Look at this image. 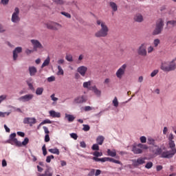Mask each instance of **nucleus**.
Segmentation results:
<instances>
[{
  "label": "nucleus",
  "mask_w": 176,
  "mask_h": 176,
  "mask_svg": "<svg viewBox=\"0 0 176 176\" xmlns=\"http://www.w3.org/2000/svg\"><path fill=\"white\" fill-rule=\"evenodd\" d=\"M96 23L98 25H100L101 29L95 33L96 38H105L108 36L109 28H108V26L105 22L101 20H97Z\"/></svg>",
  "instance_id": "f257e3e1"
},
{
  "label": "nucleus",
  "mask_w": 176,
  "mask_h": 176,
  "mask_svg": "<svg viewBox=\"0 0 176 176\" xmlns=\"http://www.w3.org/2000/svg\"><path fill=\"white\" fill-rule=\"evenodd\" d=\"M163 27H164V21H163V19H158L156 22L155 28L153 32V34L159 35L160 34H162Z\"/></svg>",
  "instance_id": "f03ea898"
},
{
  "label": "nucleus",
  "mask_w": 176,
  "mask_h": 176,
  "mask_svg": "<svg viewBox=\"0 0 176 176\" xmlns=\"http://www.w3.org/2000/svg\"><path fill=\"white\" fill-rule=\"evenodd\" d=\"M126 69H127V64L122 65L116 72V75L118 79H122L126 74Z\"/></svg>",
  "instance_id": "7ed1b4c3"
},
{
  "label": "nucleus",
  "mask_w": 176,
  "mask_h": 176,
  "mask_svg": "<svg viewBox=\"0 0 176 176\" xmlns=\"http://www.w3.org/2000/svg\"><path fill=\"white\" fill-rule=\"evenodd\" d=\"M20 9L19 8H15L14 12L12 13V18H11V21L12 23H20Z\"/></svg>",
  "instance_id": "20e7f679"
},
{
  "label": "nucleus",
  "mask_w": 176,
  "mask_h": 176,
  "mask_svg": "<svg viewBox=\"0 0 176 176\" xmlns=\"http://www.w3.org/2000/svg\"><path fill=\"white\" fill-rule=\"evenodd\" d=\"M176 154V149H172L171 151H164L162 152L161 157L165 159H171V157H174V155Z\"/></svg>",
  "instance_id": "39448f33"
},
{
  "label": "nucleus",
  "mask_w": 176,
  "mask_h": 176,
  "mask_svg": "<svg viewBox=\"0 0 176 176\" xmlns=\"http://www.w3.org/2000/svg\"><path fill=\"white\" fill-rule=\"evenodd\" d=\"M10 142L12 144V145H16V146H21V142H19L16 138V133H13L10 135Z\"/></svg>",
  "instance_id": "423d86ee"
},
{
  "label": "nucleus",
  "mask_w": 176,
  "mask_h": 176,
  "mask_svg": "<svg viewBox=\"0 0 176 176\" xmlns=\"http://www.w3.org/2000/svg\"><path fill=\"white\" fill-rule=\"evenodd\" d=\"M46 25L48 30H53L54 31H57V30H60V28H61L62 27L61 25L56 22H51V23H47Z\"/></svg>",
  "instance_id": "0eeeda50"
},
{
  "label": "nucleus",
  "mask_w": 176,
  "mask_h": 176,
  "mask_svg": "<svg viewBox=\"0 0 176 176\" xmlns=\"http://www.w3.org/2000/svg\"><path fill=\"white\" fill-rule=\"evenodd\" d=\"M30 42L33 45V50H34V52H38V49H43V45H42L39 41L32 39Z\"/></svg>",
  "instance_id": "6e6552de"
},
{
  "label": "nucleus",
  "mask_w": 176,
  "mask_h": 176,
  "mask_svg": "<svg viewBox=\"0 0 176 176\" xmlns=\"http://www.w3.org/2000/svg\"><path fill=\"white\" fill-rule=\"evenodd\" d=\"M146 43H142L138 50V54L139 56H146Z\"/></svg>",
  "instance_id": "1a4fd4ad"
},
{
  "label": "nucleus",
  "mask_w": 176,
  "mask_h": 176,
  "mask_svg": "<svg viewBox=\"0 0 176 176\" xmlns=\"http://www.w3.org/2000/svg\"><path fill=\"white\" fill-rule=\"evenodd\" d=\"M145 160L146 158H144V157H139L137 160H132L133 164L136 167H138V166L145 164Z\"/></svg>",
  "instance_id": "9d476101"
},
{
  "label": "nucleus",
  "mask_w": 176,
  "mask_h": 176,
  "mask_svg": "<svg viewBox=\"0 0 176 176\" xmlns=\"http://www.w3.org/2000/svg\"><path fill=\"white\" fill-rule=\"evenodd\" d=\"M32 98H34L33 94H27L23 96H21L19 98V101H22V102H27L28 101H31Z\"/></svg>",
  "instance_id": "9b49d317"
},
{
  "label": "nucleus",
  "mask_w": 176,
  "mask_h": 176,
  "mask_svg": "<svg viewBox=\"0 0 176 176\" xmlns=\"http://www.w3.org/2000/svg\"><path fill=\"white\" fill-rule=\"evenodd\" d=\"M24 124H30V126H32V124H35L36 123V119L35 118H25L23 119Z\"/></svg>",
  "instance_id": "f8f14e48"
},
{
  "label": "nucleus",
  "mask_w": 176,
  "mask_h": 176,
  "mask_svg": "<svg viewBox=\"0 0 176 176\" xmlns=\"http://www.w3.org/2000/svg\"><path fill=\"white\" fill-rule=\"evenodd\" d=\"M86 101H87V99L85 96H79L74 99L76 104H83V102H86Z\"/></svg>",
  "instance_id": "ddd939ff"
},
{
  "label": "nucleus",
  "mask_w": 176,
  "mask_h": 176,
  "mask_svg": "<svg viewBox=\"0 0 176 176\" xmlns=\"http://www.w3.org/2000/svg\"><path fill=\"white\" fill-rule=\"evenodd\" d=\"M77 72L81 75V76H85L87 72V67L86 66H80L77 69Z\"/></svg>",
  "instance_id": "4468645a"
},
{
  "label": "nucleus",
  "mask_w": 176,
  "mask_h": 176,
  "mask_svg": "<svg viewBox=\"0 0 176 176\" xmlns=\"http://www.w3.org/2000/svg\"><path fill=\"white\" fill-rule=\"evenodd\" d=\"M21 52H23V48H21V47H18L15 48V50L13 51V59L14 60H17V57H19L17 53H21Z\"/></svg>",
  "instance_id": "2eb2a0df"
},
{
  "label": "nucleus",
  "mask_w": 176,
  "mask_h": 176,
  "mask_svg": "<svg viewBox=\"0 0 176 176\" xmlns=\"http://www.w3.org/2000/svg\"><path fill=\"white\" fill-rule=\"evenodd\" d=\"M36 175L37 176H53V172H52V170H50V168H47L45 170L44 173H37Z\"/></svg>",
  "instance_id": "dca6fc26"
},
{
  "label": "nucleus",
  "mask_w": 176,
  "mask_h": 176,
  "mask_svg": "<svg viewBox=\"0 0 176 176\" xmlns=\"http://www.w3.org/2000/svg\"><path fill=\"white\" fill-rule=\"evenodd\" d=\"M161 69L164 72H169L168 62H164L161 65Z\"/></svg>",
  "instance_id": "f3484780"
},
{
  "label": "nucleus",
  "mask_w": 176,
  "mask_h": 176,
  "mask_svg": "<svg viewBox=\"0 0 176 176\" xmlns=\"http://www.w3.org/2000/svg\"><path fill=\"white\" fill-rule=\"evenodd\" d=\"M36 72H38L36 67L34 66L29 67V73L30 76H35V75L36 74Z\"/></svg>",
  "instance_id": "a211bd4d"
},
{
  "label": "nucleus",
  "mask_w": 176,
  "mask_h": 176,
  "mask_svg": "<svg viewBox=\"0 0 176 176\" xmlns=\"http://www.w3.org/2000/svg\"><path fill=\"white\" fill-rule=\"evenodd\" d=\"M134 20L137 21V23H142V21H144V16H142L141 14H136L134 16Z\"/></svg>",
  "instance_id": "6ab92c4d"
},
{
  "label": "nucleus",
  "mask_w": 176,
  "mask_h": 176,
  "mask_svg": "<svg viewBox=\"0 0 176 176\" xmlns=\"http://www.w3.org/2000/svg\"><path fill=\"white\" fill-rule=\"evenodd\" d=\"M49 113H50V116H51L52 118H60L61 117V114L58 112H56V111H54V110L50 111Z\"/></svg>",
  "instance_id": "aec40b11"
},
{
  "label": "nucleus",
  "mask_w": 176,
  "mask_h": 176,
  "mask_svg": "<svg viewBox=\"0 0 176 176\" xmlns=\"http://www.w3.org/2000/svg\"><path fill=\"white\" fill-rule=\"evenodd\" d=\"M132 152H133L135 155H140V153H142V149L140 148L138 146H133Z\"/></svg>",
  "instance_id": "412c9836"
},
{
  "label": "nucleus",
  "mask_w": 176,
  "mask_h": 176,
  "mask_svg": "<svg viewBox=\"0 0 176 176\" xmlns=\"http://www.w3.org/2000/svg\"><path fill=\"white\" fill-rule=\"evenodd\" d=\"M104 140H105V138H104V136L102 135L98 136V138H96L97 144L102 145V144H104Z\"/></svg>",
  "instance_id": "4be33fe9"
},
{
  "label": "nucleus",
  "mask_w": 176,
  "mask_h": 176,
  "mask_svg": "<svg viewBox=\"0 0 176 176\" xmlns=\"http://www.w3.org/2000/svg\"><path fill=\"white\" fill-rule=\"evenodd\" d=\"M168 68H169V72L170 71H174V69H175L176 68L175 60H173L171 62L168 63Z\"/></svg>",
  "instance_id": "5701e85b"
},
{
  "label": "nucleus",
  "mask_w": 176,
  "mask_h": 176,
  "mask_svg": "<svg viewBox=\"0 0 176 176\" xmlns=\"http://www.w3.org/2000/svg\"><path fill=\"white\" fill-rule=\"evenodd\" d=\"M65 119H67V120L69 123H71L75 120V116H74L71 114L65 113Z\"/></svg>",
  "instance_id": "b1692460"
},
{
  "label": "nucleus",
  "mask_w": 176,
  "mask_h": 176,
  "mask_svg": "<svg viewBox=\"0 0 176 176\" xmlns=\"http://www.w3.org/2000/svg\"><path fill=\"white\" fill-rule=\"evenodd\" d=\"M91 90H93L94 93H95V94H96V96H98V97H100V96H101V91L97 89V87L96 85L91 87Z\"/></svg>",
  "instance_id": "393cba45"
},
{
  "label": "nucleus",
  "mask_w": 176,
  "mask_h": 176,
  "mask_svg": "<svg viewBox=\"0 0 176 176\" xmlns=\"http://www.w3.org/2000/svg\"><path fill=\"white\" fill-rule=\"evenodd\" d=\"M109 6L111 8L113 12H118V5H116L115 2L111 1L109 3Z\"/></svg>",
  "instance_id": "a878e982"
},
{
  "label": "nucleus",
  "mask_w": 176,
  "mask_h": 176,
  "mask_svg": "<svg viewBox=\"0 0 176 176\" xmlns=\"http://www.w3.org/2000/svg\"><path fill=\"white\" fill-rule=\"evenodd\" d=\"M49 64H50V57L48 56L42 64L41 68H45V67H47Z\"/></svg>",
  "instance_id": "bb28decb"
},
{
  "label": "nucleus",
  "mask_w": 176,
  "mask_h": 176,
  "mask_svg": "<svg viewBox=\"0 0 176 176\" xmlns=\"http://www.w3.org/2000/svg\"><path fill=\"white\" fill-rule=\"evenodd\" d=\"M107 155L109 156H111V157H115L116 156V150H111V149H107Z\"/></svg>",
  "instance_id": "cd10ccee"
},
{
  "label": "nucleus",
  "mask_w": 176,
  "mask_h": 176,
  "mask_svg": "<svg viewBox=\"0 0 176 176\" xmlns=\"http://www.w3.org/2000/svg\"><path fill=\"white\" fill-rule=\"evenodd\" d=\"M43 87H38L36 89V96H42V94H43Z\"/></svg>",
  "instance_id": "c85d7f7f"
},
{
  "label": "nucleus",
  "mask_w": 176,
  "mask_h": 176,
  "mask_svg": "<svg viewBox=\"0 0 176 176\" xmlns=\"http://www.w3.org/2000/svg\"><path fill=\"white\" fill-rule=\"evenodd\" d=\"M166 25H168V27H175L176 21L175 20L168 21L166 23Z\"/></svg>",
  "instance_id": "c756f323"
},
{
  "label": "nucleus",
  "mask_w": 176,
  "mask_h": 176,
  "mask_svg": "<svg viewBox=\"0 0 176 176\" xmlns=\"http://www.w3.org/2000/svg\"><path fill=\"white\" fill-rule=\"evenodd\" d=\"M50 153H54V155H60V150L58 148H50L48 150Z\"/></svg>",
  "instance_id": "7c9ffc66"
},
{
  "label": "nucleus",
  "mask_w": 176,
  "mask_h": 176,
  "mask_svg": "<svg viewBox=\"0 0 176 176\" xmlns=\"http://www.w3.org/2000/svg\"><path fill=\"white\" fill-rule=\"evenodd\" d=\"M52 123V121L49 119H46V120H44L43 122H41L40 124H39V126H43V124H51Z\"/></svg>",
  "instance_id": "2f4dec72"
},
{
  "label": "nucleus",
  "mask_w": 176,
  "mask_h": 176,
  "mask_svg": "<svg viewBox=\"0 0 176 176\" xmlns=\"http://www.w3.org/2000/svg\"><path fill=\"white\" fill-rule=\"evenodd\" d=\"M169 148H170L171 151H173V149H176L174 140L169 141Z\"/></svg>",
  "instance_id": "473e14b6"
},
{
  "label": "nucleus",
  "mask_w": 176,
  "mask_h": 176,
  "mask_svg": "<svg viewBox=\"0 0 176 176\" xmlns=\"http://www.w3.org/2000/svg\"><path fill=\"white\" fill-rule=\"evenodd\" d=\"M28 142H30V139H28V138H25L24 140L22 142H21V146H21L22 145L25 146L28 144Z\"/></svg>",
  "instance_id": "72a5a7b5"
},
{
  "label": "nucleus",
  "mask_w": 176,
  "mask_h": 176,
  "mask_svg": "<svg viewBox=\"0 0 176 176\" xmlns=\"http://www.w3.org/2000/svg\"><path fill=\"white\" fill-rule=\"evenodd\" d=\"M57 75H64V70L63 69L61 66H58Z\"/></svg>",
  "instance_id": "f704fd0d"
},
{
  "label": "nucleus",
  "mask_w": 176,
  "mask_h": 176,
  "mask_svg": "<svg viewBox=\"0 0 176 176\" xmlns=\"http://www.w3.org/2000/svg\"><path fill=\"white\" fill-rule=\"evenodd\" d=\"M91 85V81H87V82H83V87L85 89H89V86Z\"/></svg>",
  "instance_id": "c9c22d12"
},
{
  "label": "nucleus",
  "mask_w": 176,
  "mask_h": 176,
  "mask_svg": "<svg viewBox=\"0 0 176 176\" xmlns=\"http://www.w3.org/2000/svg\"><path fill=\"white\" fill-rule=\"evenodd\" d=\"M65 58H66L67 61H69V63H72V61H74L72 55H71V54L66 55Z\"/></svg>",
  "instance_id": "e433bc0d"
},
{
  "label": "nucleus",
  "mask_w": 176,
  "mask_h": 176,
  "mask_svg": "<svg viewBox=\"0 0 176 176\" xmlns=\"http://www.w3.org/2000/svg\"><path fill=\"white\" fill-rule=\"evenodd\" d=\"M92 151H100V146H98V144H93L91 147Z\"/></svg>",
  "instance_id": "4c0bfd02"
},
{
  "label": "nucleus",
  "mask_w": 176,
  "mask_h": 176,
  "mask_svg": "<svg viewBox=\"0 0 176 176\" xmlns=\"http://www.w3.org/2000/svg\"><path fill=\"white\" fill-rule=\"evenodd\" d=\"M153 45H154L155 47H157V46H159V45H160V40L159 38L155 39L153 41Z\"/></svg>",
  "instance_id": "58836bf2"
},
{
  "label": "nucleus",
  "mask_w": 176,
  "mask_h": 176,
  "mask_svg": "<svg viewBox=\"0 0 176 176\" xmlns=\"http://www.w3.org/2000/svg\"><path fill=\"white\" fill-rule=\"evenodd\" d=\"M138 148H140V149H148V146L142 144H138Z\"/></svg>",
  "instance_id": "ea45409f"
},
{
  "label": "nucleus",
  "mask_w": 176,
  "mask_h": 176,
  "mask_svg": "<svg viewBox=\"0 0 176 176\" xmlns=\"http://www.w3.org/2000/svg\"><path fill=\"white\" fill-rule=\"evenodd\" d=\"M113 104L114 107H118L119 106V102H118V98L115 97L113 100Z\"/></svg>",
  "instance_id": "a19ab883"
},
{
  "label": "nucleus",
  "mask_w": 176,
  "mask_h": 176,
  "mask_svg": "<svg viewBox=\"0 0 176 176\" xmlns=\"http://www.w3.org/2000/svg\"><path fill=\"white\" fill-rule=\"evenodd\" d=\"M52 159H54V155H52L47 156L46 158L47 163H50V162H52Z\"/></svg>",
  "instance_id": "79ce46f5"
},
{
  "label": "nucleus",
  "mask_w": 176,
  "mask_h": 176,
  "mask_svg": "<svg viewBox=\"0 0 176 176\" xmlns=\"http://www.w3.org/2000/svg\"><path fill=\"white\" fill-rule=\"evenodd\" d=\"M147 141L148 145H153V144H155V140L152 139V138H148Z\"/></svg>",
  "instance_id": "37998d69"
},
{
  "label": "nucleus",
  "mask_w": 176,
  "mask_h": 176,
  "mask_svg": "<svg viewBox=\"0 0 176 176\" xmlns=\"http://www.w3.org/2000/svg\"><path fill=\"white\" fill-rule=\"evenodd\" d=\"M42 151H43V155L44 156H46L47 155V151L46 150V145L44 144L42 147Z\"/></svg>",
  "instance_id": "c03bdc74"
},
{
  "label": "nucleus",
  "mask_w": 176,
  "mask_h": 176,
  "mask_svg": "<svg viewBox=\"0 0 176 176\" xmlns=\"http://www.w3.org/2000/svg\"><path fill=\"white\" fill-rule=\"evenodd\" d=\"M82 126V130L84 131H89L90 130V126H89L88 124H83Z\"/></svg>",
  "instance_id": "a18cd8bd"
},
{
  "label": "nucleus",
  "mask_w": 176,
  "mask_h": 176,
  "mask_svg": "<svg viewBox=\"0 0 176 176\" xmlns=\"http://www.w3.org/2000/svg\"><path fill=\"white\" fill-rule=\"evenodd\" d=\"M157 74H159V70L155 69V70L153 71L151 74V78H154V76H156V75H157Z\"/></svg>",
  "instance_id": "49530a36"
},
{
  "label": "nucleus",
  "mask_w": 176,
  "mask_h": 176,
  "mask_svg": "<svg viewBox=\"0 0 176 176\" xmlns=\"http://www.w3.org/2000/svg\"><path fill=\"white\" fill-rule=\"evenodd\" d=\"M60 13H61V14H63V16L67 17V19H71V14H69L68 12H61Z\"/></svg>",
  "instance_id": "de8ad7c7"
},
{
  "label": "nucleus",
  "mask_w": 176,
  "mask_h": 176,
  "mask_svg": "<svg viewBox=\"0 0 176 176\" xmlns=\"http://www.w3.org/2000/svg\"><path fill=\"white\" fill-rule=\"evenodd\" d=\"M94 156H95L96 157H100V156H102V153H100L98 151H95L93 153Z\"/></svg>",
  "instance_id": "09e8293b"
},
{
  "label": "nucleus",
  "mask_w": 176,
  "mask_h": 176,
  "mask_svg": "<svg viewBox=\"0 0 176 176\" xmlns=\"http://www.w3.org/2000/svg\"><path fill=\"white\" fill-rule=\"evenodd\" d=\"M153 166V163H152L151 162H147V164H146L145 167L146 168H152V166Z\"/></svg>",
  "instance_id": "8fccbe9b"
},
{
  "label": "nucleus",
  "mask_w": 176,
  "mask_h": 176,
  "mask_svg": "<svg viewBox=\"0 0 176 176\" xmlns=\"http://www.w3.org/2000/svg\"><path fill=\"white\" fill-rule=\"evenodd\" d=\"M43 129L44 130V133H45V135L50 134V131H49V128H47V126H43Z\"/></svg>",
  "instance_id": "3c124183"
},
{
  "label": "nucleus",
  "mask_w": 176,
  "mask_h": 176,
  "mask_svg": "<svg viewBox=\"0 0 176 176\" xmlns=\"http://www.w3.org/2000/svg\"><path fill=\"white\" fill-rule=\"evenodd\" d=\"M163 151L162 150V148H157L156 150H155V155H162V152Z\"/></svg>",
  "instance_id": "603ef678"
},
{
  "label": "nucleus",
  "mask_w": 176,
  "mask_h": 176,
  "mask_svg": "<svg viewBox=\"0 0 176 176\" xmlns=\"http://www.w3.org/2000/svg\"><path fill=\"white\" fill-rule=\"evenodd\" d=\"M53 2H55V3H57V5H63L64 3V1L63 0H52Z\"/></svg>",
  "instance_id": "864d4df0"
},
{
  "label": "nucleus",
  "mask_w": 176,
  "mask_h": 176,
  "mask_svg": "<svg viewBox=\"0 0 176 176\" xmlns=\"http://www.w3.org/2000/svg\"><path fill=\"white\" fill-rule=\"evenodd\" d=\"M140 142L145 144V142H146V138L145 136L140 137Z\"/></svg>",
  "instance_id": "5fc2aeb1"
},
{
  "label": "nucleus",
  "mask_w": 176,
  "mask_h": 176,
  "mask_svg": "<svg viewBox=\"0 0 176 176\" xmlns=\"http://www.w3.org/2000/svg\"><path fill=\"white\" fill-rule=\"evenodd\" d=\"M10 0H1V5H3L4 6L6 5H8Z\"/></svg>",
  "instance_id": "6e6d98bb"
},
{
  "label": "nucleus",
  "mask_w": 176,
  "mask_h": 176,
  "mask_svg": "<svg viewBox=\"0 0 176 176\" xmlns=\"http://www.w3.org/2000/svg\"><path fill=\"white\" fill-rule=\"evenodd\" d=\"M96 173V169H91L90 172L88 173V176H94Z\"/></svg>",
  "instance_id": "4d7b16f0"
},
{
  "label": "nucleus",
  "mask_w": 176,
  "mask_h": 176,
  "mask_svg": "<svg viewBox=\"0 0 176 176\" xmlns=\"http://www.w3.org/2000/svg\"><path fill=\"white\" fill-rule=\"evenodd\" d=\"M70 136L74 140H78V135L76 133H72L70 134Z\"/></svg>",
  "instance_id": "13d9d810"
},
{
  "label": "nucleus",
  "mask_w": 176,
  "mask_h": 176,
  "mask_svg": "<svg viewBox=\"0 0 176 176\" xmlns=\"http://www.w3.org/2000/svg\"><path fill=\"white\" fill-rule=\"evenodd\" d=\"M5 115L9 116V113L0 111V118H5Z\"/></svg>",
  "instance_id": "bf43d9fd"
},
{
  "label": "nucleus",
  "mask_w": 176,
  "mask_h": 176,
  "mask_svg": "<svg viewBox=\"0 0 176 176\" xmlns=\"http://www.w3.org/2000/svg\"><path fill=\"white\" fill-rule=\"evenodd\" d=\"M54 80H56V77L53 76L47 78V82H54Z\"/></svg>",
  "instance_id": "052dcab7"
},
{
  "label": "nucleus",
  "mask_w": 176,
  "mask_h": 176,
  "mask_svg": "<svg viewBox=\"0 0 176 176\" xmlns=\"http://www.w3.org/2000/svg\"><path fill=\"white\" fill-rule=\"evenodd\" d=\"M56 94H53L52 95H51V100H52V101H58V98L55 97Z\"/></svg>",
  "instance_id": "680f3d73"
},
{
  "label": "nucleus",
  "mask_w": 176,
  "mask_h": 176,
  "mask_svg": "<svg viewBox=\"0 0 176 176\" xmlns=\"http://www.w3.org/2000/svg\"><path fill=\"white\" fill-rule=\"evenodd\" d=\"M6 95H2L0 96V104L2 102V101H4V100H6Z\"/></svg>",
  "instance_id": "e2e57ef3"
},
{
  "label": "nucleus",
  "mask_w": 176,
  "mask_h": 176,
  "mask_svg": "<svg viewBox=\"0 0 176 176\" xmlns=\"http://www.w3.org/2000/svg\"><path fill=\"white\" fill-rule=\"evenodd\" d=\"M34 52H35V50H34V49L33 50H28V49H27L25 50L26 54H31V53H34Z\"/></svg>",
  "instance_id": "0e129e2a"
},
{
  "label": "nucleus",
  "mask_w": 176,
  "mask_h": 176,
  "mask_svg": "<svg viewBox=\"0 0 176 176\" xmlns=\"http://www.w3.org/2000/svg\"><path fill=\"white\" fill-rule=\"evenodd\" d=\"M50 141V137L49 135H45V142H49Z\"/></svg>",
  "instance_id": "69168bd1"
},
{
  "label": "nucleus",
  "mask_w": 176,
  "mask_h": 176,
  "mask_svg": "<svg viewBox=\"0 0 176 176\" xmlns=\"http://www.w3.org/2000/svg\"><path fill=\"white\" fill-rule=\"evenodd\" d=\"M80 146L81 148H86V143L85 142H80Z\"/></svg>",
  "instance_id": "338daca9"
},
{
  "label": "nucleus",
  "mask_w": 176,
  "mask_h": 176,
  "mask_svg": "<svg viewBox=\"0 0 176 176\" xmlns=\"http://www.w3.org/2000/svg\"><path fill=\"white\" fill-rule=\"evenodd\" d=\"M168 140H169V141H173V140H174V135H173V133H170L169 135Z\"/></svg>",
  "instance_id": "774afa93"
}]
</instances>
